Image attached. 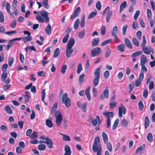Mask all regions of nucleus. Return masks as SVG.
I'll return each instance as SVG.
<instances>
[{
  "label": "nucleus",
  "instance_id": "f257e3e1",
  "mask_svg": "<svg viewBox=\"0 0 155 155\" xmlns=\"http://www.w3.org/2000/svg\"><path fill=\"white\" fill-rule=\"evenodd\" d=\"M36 19L39 22L42 23L45 22L46 23H48L50 21L48 13L45 10L40 11L39 15H37Z\"/></svg>",
  "mask_w": 155,
  "mask_h": 155
},
{
  "label": "nucleus",
  "instance_id": "f03ea898",
  "mask_svg": "<svg viewBox=\"0 0 155 155\" xmlns=\"http://www.w3.org/2000/svg\"><path fill=\"white\" fill-rule=\"evenodd\" d=\"M103 115L107 117L106 121V127L107 128L109 127L110 125L111 122L110 117L113 118V113L112 112H108L106 111L103 113Z\"/></svg>",
  "mask_w": 155,
  "mask_h": 155
},
{
  "label": "nucleus",
  "instance_id": "7ed1b4c3",
  "mask_svg": "<svg viewBox=\"0 0 155 155\" xmlns=\"http://www.w3.org/2000/svg\"><path fill=\"white\" fill-rule=\"evenodd\" d=\"M62 102L65 104L66 107H70L71 102L70 98L68 97V95L67 93H64L62 97Z\"/></svg>",
  "mask_w": 155,
  "mask_h": 155
},
{
  "label": "nucleus",
  "instance_id": "20e7f679",
  "mask_svg": "<svg viewBox=\"0 0 155 155\" xmlns=\"http://www.w3.org/2000/svg\"><path fill=\"white\" fill-rule=\"evenodd\" d=\"M57 113L58 115L55 116V122L57 126H59L62 123V116L61 111L60 110H58Z\"/></svg>",
  "mask_w": 155,
  "mask_h": 155
},
{
  "label": "nucleus",
  "instance_id": "39448f33",
  "mask_svg": "<svg viewBox=\"0 0 155 155\" xmlns=\"http://www.w3.org/2000/svg\"><path fill=\"white\" fill-rule=\"evenodd\" d=\"M110 8L109 7H107L105 10L104 11L102 15H104L105 13H107L108 14L106 17V22L107 23H108L110 19L112 16L113 13L111 11H109Z\"/></svg>",
  "mask_w": 155,
  "mask_h": 155
},
{
  "label": "nucleus",
  "instance_id": "423d86ee",
  "mask_svg": "<svg viewBox=\"0 0 155 155\" xmlns=\"http://www.w3.org/2000/svg\"><path fill=\"white\" fill-rule=\"evenodd\" d=\"M109 91L108 87H107L104 91L102 94L101 96L100 99L101 100H104L105 98H107L109 97Z\"/></svg>",
  "mask_w": 155,
  "mask_h": 155
},
{
  "label": "nucleus",
  "instance_id": "0eeeda50",
  "mask_svg": "<svg viewBox=\"0 0 155 155\" xmlns=\"http://www.w3.org/2000/svg\"><path fill=\"white\" fill-rule=\"evenodd\" d=\"M143 52L145 54H149L150 52L152 54H154V51L153 49L150 47L146 46L142 48Z\"/></svg>",
  "mask_w": 155,
  "mask_h": 155
},
{
  "label": "nucleus",
  "instance_id": "6e6552de",
  "mask_svg": "<svg viewBox=\"0 0 155 155\" xmlns=\"http://www.w3.org/2000/svg\"><path fill=\"white\" fill-rule=\"evenodd\" d=\"M81 11V8L79 7H78L74 12V14H72L71 15V19L73 20L74 18L79 16Z\"/></svg>",
  "mask_w": 155,
  "mask_h": 155
},
{
  "label": "nucleus",
  "instance_id": "1a4fd4ad",
  "mask_svg": "<svg viewBox=\"0 0 155 155\" xmlns=\"http://www.w3.org/2000/svg\"><path fill=\"white\" fill-rule=\"evenodd\" d=\"M46 144L48 148L50 149L53 148V143L51 138H49L47 140H46Z\"/></svg>",
  "mask_w": 155,
  "mask_h": 155
},
{
  "label": "nucleus",
  "instance_id": "9d476101",
  "mask_svg": "<svg viewBox=\"0 0 155 155\" xmlns=\"http://www.w3.org/2000/svg\"><path fill=\"white\" fill-rule=\"evenodd\" d=\"M118 115L120 117L122 116V113L125 114L126 112V109L125 107H119Z\"/></svg>",
  "mask_w": 155,
  "mask_h": 155
},
{
  "label": "nucleus",
  "instance_id": "9b49d317",
  "mask_svg": "<svg viewBox=\"0 0 155 155\" xmlns=\"http://www.w3.org/2000/svg\"><path fill=\"white\" fill-rule=\"evenodd\" d=\"M65 153L64 155H71V152L70 147L68 145H66L64 146Z\"/></svg>",
  "mask_w": 155,
  "mask_h": 155
},
{
  "label": "nucleus",
  "instance_id": "f8f14e48",
  "mask_svg": "<svg viewBox=\"0 0 155 155\" xmlns=\"http://www.w3.org/2000/svg\"><path fill=\"white\" fill-rule=\"evenodd\" d=\"M147 61V58L146 56L142 55L141 56V58L140 60V64L141 66L145 65Z\"/></svg>",
  "mask_w": 155,
  "mask_h": 155
},
{
  "label": "nucleus",
  "instance_id": "ddd939ff",
  "mask_svg": "<svg viewBox=\"0 0 155 155\" xmlns=\"http://www.w3.org/2000/svg\"><path fill=\"white\" fill-rule=\"evenodd\" d=\"M46 124L47 126L49 128L53 127V124L52 122V118L51 117H49L48 119L46 120Z\"/></svg>",
  "mask_w": 155,
  "mask_h": 155
},
{
  "label": "nucleus",
  "instance_id": "4468645a",
  "mask_svg": "<svg viewBox=\"0 0 155 155\" xmlns=\"http://www.w3.org/2000/svg\"><path fill=\"white\" fill-rule=\"evenodd\" d=\"M75 44V40L73 38H70L67 45V47L69 48H72V47Z\"/></svg>",
  "mask_w": 155,
  "mask_h": 155
},
{
  "label": "nucleus",
  "instance_id": "2eb2a0df",
  "mask_svg": "<svg viewBox=\"0 0 155 155\" xmlns=\"http://www.w3.org/2000/svg\"><path fill=\"white\" fill-rule=\"evenodd\" d=\"M73 51L72 48H69L68 47H67L66 56L67 58H69L70 57L71 55L73 52Z\"/></svg>",
  "mask_w": 155,
  "mask_h": 155
},
{
  "label": "nucleus",
  "instance_id": "dca6fc26",
  "mask_svg": "<svg viewBox=\"0 0 155 155\" xmlns=\"http://www.w3.org/2000/svg\"><path fill=\"white\" fill-rule=\"evenodd\" d=\"M124 42L126 45L130 49L133 48L131 43L130 41L127 38H125L124 39Z\"/></svg>",
  "mask_w": 155,
  "mask_h": 155
},
{
  "label": "nucleus",
  "instance_id": "f3484780",
  "mask_svg": "<svg viewBox=\"0 0 155 155\" xmlns=\"http://www.w3.org/2000/svg\"><path fill=\"white\" fill-rule=\"evenodd\" d=\"M91 87L89 86L86 88L85 91V94L86 95L87 99L89 101H90L91 99V95L90 93V90Z\"/></svg>",
  "mask_w": 155,
  "mask_h": 155
},
{
  "label": "nucleus",
  "instance_id": "a211bd4d",
  "mask_svg": "<svg viewBox=\"0 0 155 155\" xmlns=\"http://www.w3.org/2000/svg\"><path fill=\"white\" fill-rule=\"evenodd\" d=\"M51 25L48 24L45 28V31L48 35H50L51 33Z\"/></svg>",
  "mask_w": 155,
  "mask_h": 155
},
{
  "label": "nucleus",
  "instance_id": "6ab92c4d",
  "mask_svg": "<svg viewBox=\"0 0 155 155\" xmlns=\"http://www.w3.org/2000/svg\"><path fill=\"white\" fill-rule=\"evenodd\" d=\"M92 149L94 152H97V137L94 139V142L92 146Z\"/></svg>",
  "mask_w": 155,
  "mask_h": 155
},
{
  "label": "nucleus",
  "instance_id": "aec40b11",
  "mask_svg": "<svg viewBox=\"0 0 155 155\" xmlns=\"http://www.w3.org/2000/svg\"><path fill=\"white\" fill-rule=\"evenodd\" d=\"M127 5V2L124 1L120 5V8L119 12H121L126 8Z\"/></svg>",
  "mask_w": 155,
  "mask_h": 155
},
{
  "label": "nucleus",
  "instance_id": "412c9836",
  "mask_svg": "<svg viewBox=\"0 0 155 155\" xmlns=\"http://www.w3.org/2000/svg\"><path fill=\"white\" fill-rule=\"evenodd\" d=\"M11 8V6L10 4L8 2H7L6 5V9L7 11L10 14V16L11 17H12V16H13V15L12 13H11L10 11V9Z\"/></svg>",
  "mask_w": 155,
  "mask_h": 155
},
{
  "label": "nucleus",
  "instance_id": "4be33fe9",
  "mask_svg": "<svg viewBox=\"0 0 155 155\" xmlns=\"http://www.w3.org/2000/svg\"><path fill=\"white\" fill-rule=\"evenodd\" d=\"M142 53V51H137L133 53L131 55V57L135 58L140 55Z\"/></svg>",
  "mask_w": 155,
  "mask_h": 155
},
{
  "label": "nucleus",
  "instance_id": "5701e85b",
  "mask_svg": "<svg viewBox=\"0 0 155 155\" xmlns=\"http://www.w3.org/2000/svg\"><path fill=\"white\" fill-rule=\"evenodd\" d=\"M125 46L124 44H122L118 45L117 46V49L121 52L124 51V48Z\"/></svg>",
  "mask_w": 155,
  "mask_h": 155
},
{
  "label": "nucleus",
  "instance_id": "b1692460",
  "mask_svg": "<svg viewBox=\"0 0 155 155\" xmlns=\"http://www.w3.org/2000/svg\"><path fill=\"white\" fill-rule=\"evenodd\" d=\"M102 137L104 143L108 141V137L107 135L105 132H102Z\"/></svg>",
  "mask_w": 155,
  "mask_h": 155
},
{
  "label": "nucleus",
  "instance_id": "393cba45",
  "mask_svg": "<svg viewBox=\"0 0 155 155\" xmlns=\"http://www.w3.org/2000/svg\"><path fill=\"white\" fill-rule=\"evenodd\" d=\"M104 143L106 144L107 149L110 152H111L112 150V146L111 143L110 142H107Z\"/></svg>",
  "mask_w": 155,
  "mask_h": 155
},
{
  "label": "nucleus",
  "instance_id": "a878e982",
  "mask_svg": "<svg viewBox=\"0 0 155 155\" xmlns=\"http://www.w3.org/2000/svg\"><path fill=\"white\" fill-rule=\"evenodd\" d=\"M149 121L148 117L146 116L145 119L144 127L145 129L147 128L149 125Z\"/></svg>",
  "mask_w": 155,
  "mask_h": 155
},
{
  "label": "nucleus",
  "instance_id": "bb28decb",
  "mask_svg": "<svg viewBox=\"0 0 155 155\" xmlns=\"http://www.w3.org/2000/svg\"><path fill=\"white\" fill-rule=\"evenodd\" d=\"M132 42L133 44L137 47H138L139 45V42L138 40L135 38H132Z\"/></svg>",
  "mask_w": 155,
  "mask_h": 155
},
{
  "label": "nucleus",
  "instance_id": "cd10ccee",
  "mask_svg": "<svg viewBox=\"0 0 155 155\" xmlns=\"http://www.w3.org/2000/svg\"><path fill=\"white\" fill-rule=\"evenodd\" d=\"M80 23V20L79 18H78L75 21L74 24V28L75 30L78 29L79 24Z\"/></svg>",
  "mask_w": 155,
  "mask_h": 155
},
{
  "label": "nucleus",
  "instance_id": "c85d7f7f",
  "mask_svg": "<svg viewBox=\"0 0 155 155\" xmlns=\"http://www.w3.org/2000/svg\"><path fill=\"white\" fill-rule=\"evenodd\" d=\"M42 4L44 7L47 9L49 8L50 6L48 3V0H43Z\"/></svg>",
  "mask_w": 155,
  "mask_h": 155
},
{
  "label": "nucleus",
  "instance_id": "c756f323",
  "mask_svg": "<svg viewBox=\"0 0 155 155\" xmlns=\"http://www.w3.org/2000/svg\"><path fill=\"white\" fill-rule=\"evenodd\" d=\"M61 135L63 136V139L64 141H69L71 140L70 137L68 135L61 134Z\"/></svg>",
  "mask_w": 155,
  "mask_h": 155
},
{
  "label": "nucleus",
  "instance_id": "7c9ffc66",
  "mask_svg": "<svg viewBox=\"0 0 155 155\" xmlns=\"http://www.w3.org/2000/svg\"><path fill=\"white\" fill-rule=\"evenodd\" d=\"M118 28L117 26H114L112 31V35H115L117 33Z\"/></svg>",
  "mask_w": 155,
  "mask_h": 155
},
{
  "label": "nucleus",
  "instance_id": "2f4dec72",
  "mask_svg": "<svg viewBox=\"0 0 155 155\" xmlns=\"http://www.w3.org/2000/svg\"><path fill=\"white\" fill-rule=\"evenodd\" d=\"M14 44V43L13 42L12 40L11 39L10 40L7 45L6 46V49L7 51H8L9 50L11 47Z\"/></svg>",
  "mask_w": 155,
  "mask_h": 155
},
{
  "label": "nucleus",
  "instance_id": "473e14b6",
  "mask_svg": "<svg viewBox=\"0 0 155 155\" xmlns=\"http://www.w3.org/2000/svg\"><path fill=\"white\" fill-rule=\"evenodd\" d=\"M23 41L24 43H26L27 41H30L31 39V37L30 36H27L24 38H23Z\"/></svg>",
  "mask_w": 155,
  "mask_h": 155
},
{
  "label": "nucleus",
  "instance_id": "72a5a7b5",
  "mask_svg": "<svg viewBox=\"0 0 155 155\" xmlns=\"http://www.w3.org/2000/svg\"><path fill=\"white\" fill-rule=\"evenodd\" d=\"M14 61V58L12 57H10L8 58V63L9 66L11 67Z\"/></svg>",
  "mask_w": 155,
  "mask_h": 155
},
{
  "label": "nucleus",
  "instance_id": "f704fd0d",
  "mask_svg": "<svg viewBox=\"0 0 155 155\" xmlns=\"http://www.w3.org/2000/svg\"><path fill=\"white\" fill-rule=\"evenodd\" d=\"M102 148L101 144L97 143V155H101Z\"/></svg>",
  "mask_w": 155,
  "mask_h": 155
},
{
  "label": "nucleus",
  "instance_id": "c9c22d12",
  "mask_svg": "<svg viewBox=\"0 0 155 155\" xmlns=\"http://www.w3.org/2000/svg\"><path fill=\"white\" fill-rule=\"evenodd\" d=\"M7 77V73L6 72H3L1 75V79L2 81H4Z\"/></svg>",
  "mask_w": 155,
  "mask_h": 155
},
{
  "label": "nucleus",
  "instance_id": "e433bc0d",
  "mask_svg": "<svg viewBox=\"0 0 155 155\" xmlns=\"http://www.w3.org/2000/svg\"><path fill=\"white\" fill-rule=\"evenodd\" d=\"M121 124L123 127H126L128 126V122L125 119H123L121 121Z\"/></svg>",
  "mask_w": 155,
  "mask_h": 155
},
{
  "label": "nucleus",
  "instance_id": "4c0bfd02",
  "mask_svg": "<svg viewBox=\"0 0 155 155\" xmlns=\"http://www.w3.org/2000/svg\"><path fill=\"white\" fill-rule=\"evenodd\" d=\"M91 54L92 57H95L97 55V48L92 49L91 51Z\"/></svg>",
  "mask_w": 155,
  "mask_h": 155
},
{
  "label": "nucleus",
  "instance_id": "58836bf2",
  "mask_svg": "<svg viewBox=\"0 0 155 155\" xmlns=\"http://www.w3.org/2000/svg\"><path fill=\"white\" fill-rule=\"evenodd\" d=\"M128 86L129 88V93H130L132 92L134 87V83L133 82H131L130 84Z\"/></svg>",
  "mask_w": 155,
  "mask_h": 155
},
{
  "label": "nucleus",
  "instance_id": "ea45409f",
  "mask_svg": "<svg viewBox=\"0 0 155 155\" xmlns=\"http://www.w3.org/2000/svg\"><path fill=\"white\" fill-rule=\"evenodd\" d=\"M142 38H143V41L141 45V47H142V48H143L146 47L145 46L146 44V38H145V36L143 35V36Z\"/></svg>",
  "mask_w": 155,
  "mask_h": 155
},
{
  "label": "nucleus",
  "instance_id": "a19ab883",
  "mask_svg": "<svg viewBox=\"0 0 155 155\" xmlns=\"http://www.w3.org/2000/svg\"><path fill=\"white\" fill-rule=\"evenodd\" d=\"M38 149L40 150H44L46 148V146L44 144H40L38 146Z\"/></svg>",
  "mask_w": 155,
  "mask_h": 155
},
{
  "label": "nucleus",
  "instance_id": "79ce46f5",
  "mask_svg": "<svg viewBox=\"0 0 155 155\" xmlns=\"http://www.w3.org/2000/svg\"><path fill=\"white\" fill-rule=\"evenodd\" d=\"M119 122V120L118 118L115 120L112 129L113 130H114L116 128Z\"/></svg>",
  "mask_w": 155,
  "mask_h": 155
},
{
  "label": "nucleus",
  "instance_id": "37998d69",
  "mask_svg": "<svg viewBox=\"0 0 155 155\" xmlns=\"http://www.w3.org/2000/svg\"><path fill=\"white\" fill-rule=\"evenodd\" d=\"M59 54V48L56 49L54 52L53 56L54 58H57Z\"/></svg>",
  "mask_w": 155,
  "mask_h": 155
},
{
  "label": "nucleus",
  "instance_id": "c03bdc74",
  "mask_svg": "<svg viewBox=\"0 0 155 155\" xmlns=\"http://www.w3.org/2000/svg\"><path fill=\"white\" fill-rule=\"evenodd\" d=\"M78 107H86L87 104L86 102H83L81 101H78L77 103Z\"/></svg>",
  "mask_w": 155,
  "mask_h": 155
},
{
  "label": "nucleus",
  "instance_id": "a18cd8bd",
  "mask_svg": "<svg viewBox=\"0 0 155 155\" xmlns=\"http://www.w3.org/2000/svg\"><path fill=\"white\" fill-rule=\"evenodd\" d=\"M147 18L148 20H150L151 18V10L149 9H147Z\"/></svg>",
  "mask_w": 155,
  "mask_h": 155
},
{
  "label": "nucleus",
  "instance_id": "49530a36",
  "mask_svg": "<svg viewBox=\"0 0 155 155\" xmlns=\"http://www.w3.org/2000/svg\"><path fill=\"white\" fill-rule=\"evenodd\" d=\"M94 75L95 77L94 80L93 82L94 86H97V69H96L95 71Z\"/></svg>",
  "mask_w": 155,
  "mask_h": 155
},
{
  "label": "nucleus",
  "instance_id": "de8ad7c7",
  "mask_svg": "<svg viewBox=\"0 0 155 155\" xmlns=\"http://www.w3.org/2000/svg\"><path fill=\"white\" fill-rule=\"evenodd\" d=\"M147 139L150 142H151L153 140V136L151 133H149L147 136Z\"/></svg>",
  "mask_w": 155,
  "mask_h": 155
},
{
  "label": "nucleus",
  "instance_id": "09e8293b",
  "mask_svg": "<svg viewBox=\"0 0 155 155\" xmlns=\"http://www.w3.org/2000/svg\"><path fill=\"white\" fill-rule=\"evenodd\" d=\"M97 14V12L96 11L91 12L89 15L88 18L90 19L95 16Z\"/></svg>",
  "mask_w": 155,
  "mask_h": 155
},
{
  "label": "nucleus",
  "instance_id": "8fccbe9b",
  "mask_svg": "<svg viewBox=\"0 0 155 155\" xmlns=\"http://www.w3.org/2000/svg\"><path fill=\"white\" fill-rule=\"evenodd\" d=\"M85 76V74H82L80 76L79 78V81L80 83H82L84 82V77Z\"/></svg>",
  "mask_w": 155,
  "mask_h": 155
},
{
  "label": "nucleus",
  "instance_id": "3c124183",
  "mask_svg": "<svg viewBox=\"0 0 155 155\" xmlns=\"http://www.w3.org/2000/svg\"><path fill=\"white\" fill-rule=\"evenodd\" d=\"M24 97L25 102L26 103H28L29 101V99L30 98V96L27 94H25L23 95Z\"/></svg>",
  "mask_w": 155,
  "mask_h": 155
},
{
  "label": "nucleus",
  "instance_id": "603ef678",
  "mask_svg": "<svg viewBox=\"0 0 155 155\" xmlns=\"http://www.w3.org/2000/svg\"><path fill=\"white\" fill-rule=\"evenodd\" d=\"M85 24V17L84 16L82 17L80 25L81 27L83 28L84 27Z\"/></svg>",
  "mask_w": 155,
  "mask_h": 155
},
{
  "label": "nucleus",
  "instance_id": "864d4df0",
  "mask_svg": "<svg viewBox=\"0 0 155 155\" xmlns=\"http://www.w3.org/2000/svg\"><path fill=\"white\" fill-rule=\"evenodd\" d=\"M17 31H7L5 32V33L10 36L16 34Z\"/></svg>",
  "mask_w": 155,
  "mask_h": 155
},
{
  "label": "nucleus",
  "instance_id": "5fc2aeb1",
  "mask_svg": "<svg viewBox=\"0 0 155 155\" xmlns=\"http://www.w3.org/2000/svg\"><path fill=\"white\" fill-rule=\"evenodd\" d=\"M8 67V64L5 63L4 64L2 67V70L3 72H6V71Z\"/></svg>",
  "mask_w": 155,
  "mask_h": 155
},
{
  "label": "nucleus",
  "instance_id": "6e6d98bb",
  "mask_svg": "<svg viewBox=\"0 0 155 155\" xmlns=\"http://www.w3.org/2000/svg\"><path fill=\"white\" fill-rule=\"evenodd\" d=\"M38 136V133L37 132L33 131L30 136L31 139H33L36 138Z\"/></svg>",
  "mask_w": 155,
  "mask_h": 155
},
{
  "label": "nucleus",
  "instance_id": "4d7b16f0",
  "mask_svg": "<svg viewBox=\"0 0 155 155\" xmlns=\"http://www.w3.org/2000/svg\"><path fill=\"white\" fill-rule=\"evenodd\" d=\"M69 37V35L66 34L63 38L62 40L63 43H66Z\"/></svg>",
  "mask_w": 155,
  "mask_h": 155
},
{
  "label": "nucleus",
  "instance_id": "13d9d810",
  "mask_svg": "<svg viewBox=\"0 0 155 155\" xmlns=\"http://www.w3.org/2000/svg\"><path fill=\"white\" fill-rule=\"evenodd\" d=\"M82 64L81 63L79 64L78 67V69L77 70V73L78 74L80 73L81 71L82 70Z\"/></svg>",
  "mask_w": 155,
  "mask_h": 155
},
{
  "label": "nucleus",
  "instance_id": "bf43d9fd",
  "mask_svg": "<svg viewBox=\"0 0 155 155\" xmlns=\"http://www.w3.org/2000/svg\"><path fill=\"white\" fill-rule=\"evenodd\" d=\"M67 68V66L65 64L63 65L61 68V72L62 74H64L66 72V70Z\"/></svg>",
  "mask_w": 155,
  "mask_h": 155
},
{
  "label": "nucleus",
  "instance_id": "052dcab7",
  "mask_svg": "<svg viewBox=\"0 0 155 155\" xmlns=\"http://www.w3.org/2000/svg\"><path fill=\"white\" fill-rule=\"evenodd\" d=\"M47 59V58L44 57L43 58V60H42L41 61V62L42 63V65L43 66H44L45 65H46L49 62V61L46 60Z\"/></svg>",
  "mask_w": 155,
  "mask_h": 155
},
{
  "label": "nucleus",
  "instance_id": "680f3d73",
  "mask_svg": "<svg viewBox=\"0 0 155 155\" xmlns=\"http://www.w3.org/2000/svg\"><path fill=\"white\" fill-rule=\"evenodd\" d=\"M45 89H43L41 91V94H42V101L44 102L45 101Z\"/></svg>",
  "mask_w": 155,
  "mask_h": 155
},
{
  "label": "nucleus",
  "instance_id": "e2e57ef3",
  "mask_svg": "<svg viewBox=\"0 0 155 155\" xmlns=\"http://www.w3.org/2000/svg\"><path fill=\"white\" fill-rule=\"evenodd\" d=\"M4 20L3 14L2 11H0V22L3 23L4 21Z\"/></svg>",
  "mask_w": 155,
  "mask_h": 155
},
{
  "label": "nucleus",
  "instance_id": "0e129e2a",
  "mask_svg": "<svg viewBox=\"0 0 155 155\" xmlns=\"http://www.w3.org/2000/svg\"><path fill=\"white\" fill-rule=\"evenodd\" d=\"M106 31V27L105 25H102L101 28V33L102 35L105 34Z\"/></svg>",
  "mask_w": 155,
  "mask_h": 155
},
{
  "label": "nucleus",
  "instance_id": "69168bd1",
  "mask_svg": "<svg viewBox=\"0 0 155 155\" xmlns=\"http://www.w3.org/2000/svg\"><path fill=\"white\" fill-rule=\"evenodd\" d=\"M16 25V20L15 19H13L12 21V23H11L10 25V26L12 28H14L15 27Z\"/></svg>",
  "mask_w": 155,
  "mask_h": 155
},
{
  "label": "nucleus",
  "instance_id": "338daca9",
  "mask_svg": "<svg viewBox=\"0 0 155 155\" xmlns=\"http://www.w3.org/2000/svg\"><path fill=\"white\" fill-rule=\"evenodd\" d=\"M85 34V31L84 30L80 32L79 33L78 36L81 38H83Z\"/></svg>",
  "mask_w": 155,
  "mask_h": 155
},
{
  "label": "nucleus",
  "instance_id": "774afa93",
  "mask_svg": "<svg viewBox=\"0 0 155 155\" xmlns=\"http://www.w3.org/2000/svg\"><path fill=\"white\" fill-rule=\"evenodd\" d=\"M19 58L20 60L21 63H24L25 61L24 56L21 53H20V54Z\"/></svg>",
  "mask_w": 155,
  "mask_h": 155
}]
</instances>
